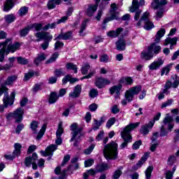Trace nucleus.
Returning <instances> with one entry per match:
<instances>
[{"instance_id": "f257e3e1", "label": "nucleus", "mask_w": 179, "mask_h": 179, "mask_svg": "<svg viewBox=\"0 0 179 179\" xmlns=\"http://www.w3.org/2000/svg\"><path fill=\"white\" fill-rule=\"evenodd\" d=\"M0 62H3L6 55H9L10 52H15L16 50L20 48V43H15L12 44V39H6V41L0 43Z\"/></svg>"}, {"instance_id": "f03ea898", "label": "nucleus", "mask_w": 179, "mask_h": 179, "mask_svg": "<svg viewBox=\"0 0 179 179\" xmlns=\"http://www.w3.org/2000/svg\"><path fill=\"white\" fill-rule=\"evenodd\" d=\"M141 125V122L131 123L126 126V127L121 131V136L124 142L120 145V149H124L128 146L129 142H132V136H131V131L135 128H138Z\"/></svg>"}, {"instance_id": "7ed1b4c3", "label": "nucleus", "mask_w": 179, "mask_h": 179, "mask_svg": "<svg viewBox=\"0 0 179 179\" xmlns=\"http://www.w3.org/2000/svg\"><path fill=\"white\" fill-rule=\"evenodd\" d=\"M103 156L106 160H115L118 157V144L114 141L104 145Z\"/></svg>"}, {"instance_id": "20e7f679", "label": "nucleus", "mask_w": 179, "mask_h": 179, "mask_svg": "<svg viewBox=\"0 0 179 179\" xmlns=\"http://www.w3.org/2000/svg\"><path fill=\"white\" fill-rule=\"evenodd\" d=\"M166 34V29L162 28L160 29L155 36V42L152 43L149 46L148 49L151 52L153 53V55H157V54H160L162 51V46L159 45V43H160V40H162V37H163Z\"/></svg>"}, {"instance_id": "39448f33", "label": "nucleus", "mask_w": 179, "mask_h": 179, "mask_svg": "<svg viewBox=\"0 0 179 179\" xmlns=\"http://www.w3.org/2000/svg\"><path fill=\"white\" fill-rule=\"evenodd\" d=\"M72 137L70 140V142H73V146H78L79 145V142L82 141V136H83V134L82 131H83V128L82 127H78V123H73L70 127Z\"/></svg>"}, {"instance_id": "423d86ee", "label": "nucleus", "mask_w": 179, "mask_h": 179, "mask_svg": "<svg viewBox=\"0 0 179 179\" xmlns=\"http://www.w3.org/2000/svg\"><path fill=\"white\" fill-rule=\"evenodd\" d=\"M171 79L173 80V82L171 83V81L168 80L166 84L164 89L162 90V92L159 93L158 96L159 100H163L164 99V94H170V91H169V89H171V87H173V89H177L179 85V77L177 75L171 76Z\"/></svg>"}, {"instance_id": "0eeeda50", "label": "nucleus", "mask_w": 179, "mask_h": 179, "mask_svg": "<svg viewBox=\"0 0 179 179\" xmlns=\"http://www.w3.org/2000/svg\"><path fill=\"white\" fill-rule=\"evenodd\" d=\"M149 12L144 13L140 20L137 22L136 24V27H141V24L143 21L145 23L144 29L145 30H152V29L155 27V25L153 23H152V22H150V20H149Z\"/></svg>"}, {"instance_id": "6e6552de", "label": "nucleus", "mask_w": 179, "mask_h": 179, "mask_svg": "<svg viewBox=\"0 0 179 179\" xmlns=\"http://www.w3.org/2000/svg\"><path fill=\"white\" fill-rule=\"evenodd\" d=\"M15 96H16L15 92H11L10 97H9L8 94H4V97L3 99V103L4 105L0 106V113H3V110L7 108V107H9V106H13V101H15Z\"/></svg>"}, {"instance_id": "1a4fd4ad", "label": "nucleus", "mask_w": 179, "mask_h": 179, "mask_svg": "<svg viewBox=\"0 0 179 179\" xmlns=\"http://www.w3.org/2000/svg\"><path fill=\"white\" fill-rule=\"evenodd\" d=\"M24 114V110L22 108H18L15 110L13 113H9L6 118L8 120H12V118H14L15 120V122H22L23 120V115Z\"/></svg>"}, {"instance_id": "9d476101", "label": "nucleus", "mask_w": 179, "mask_h": 179, "mask_svg": "<svg viewBox=\"0 0 179 179\" xmlns=\"http://www.w3.org/2000/svg\"><path fill=\"white\" fill-rule=\"evenodd\" d=\"M117 10V5L115 3H113L110 6V17H108L103 20V24L108 23V22H111L113 20H118V12Z\"/></svg>"}, {"instance_id": "9b49d317", "label": "nucleus", "mask_w": 179, "mask_h": 179, "mask_svg": "<svg viewBox=\"0 0 179 179\" xmlns=\"http://www.w3.org/2000/svg\"><path fill=\"white\" fill-rule=\"evenodd\" d=\"M142 91V87L141 85L135 86L131 87L130 90L127 91L125 96L127 100L129 101H132L134 100V96L135 94H139V92Z\"/></svg>"}, {"instance_id": "f8f14e48", "label": "nucleus", "mask_w": 179, "mask_h": 179, "mask_svg": "<svg viewBox=\"0 0 179 179\" xmlns=\"http://www.w3.org/2000/svg\"><path fill=\"white\" fill-rule=\"evenodd\" d=\"M110 83H111L110 80L102 77L96 78L94 82V85L98 89H103V87H106L107 85H110Z\"/></svg>"}, {"instance_id": "ddd939ff", "label": "nucleus", "mask_w": 179, "mask_h": 179, "mask_svg": "<svg viewBox=\"0 0 179 179\" xmlns=\"http://www.w3.org/2000/svg\"><path fill=\"white\" fill-rule=\"evenodd\" d=\"M153 125H155V121H150L148 124L141 126L140 128V133L141 135H148L150 129L153 128Z\"/></svg>"}, {"instance_id": "4468645a", "label": "nucleus", "mask_w": 179, "mask_h": 179, "mask_svg": "<svg viewBox=\"0 0 179 179\" xmlns=\"http://www.w3.org/2000/svg\"><path fill=\"white\" fill-rule=\"evenodd\" d=\"M57 148L58 146H57V145H50L45 151H41V153L42 156H44L45 157H47V156H52V155H54V152H55V150Z\"/></svg>"}, {"instance_id": "2eb2a0df", "label": "nucleus", "mask_w": 179, "mask_h": 179, "mask_svg": "<svg viewBox=\"0 0 179 179\" xmlns=\"http://www.w3.org/2000/svg\"><path fill=\"white\" fill-rule=\"evenodd\" d=\"M64 2H67V5H71V1L69 0H63ZM62 3V0H49L48 2V8L54 9L57 5H61Z\"/></svg>"}, {"instance_id": "dca6fc26", "label": "nucleus", "mask_w": 179, "mask_h": 179, "mask_svg": "<svg viewBox=\"0 0 179 179\" xmlns=\"http://www.w3.org/2000/svg\"><path fill=\"white\" fill-rule=\"evenodd\" d=\"M164 64V60L162 59V58H159L157 61H155L154 62L151 63L149 66V69L150 71H156L162 66Z\"/></svg>"}, {"instance_id": "f3484780", "label": "nucleus", "mask_w": 179, "mask_h": 179, "mask_svg": "<svg viewBox=\"0 0 179 179\" xmlns=\"http://www.w3.org/2000/svg\"><path fill=\"white\" fill-rule=\"evenodd\" d=\"M80 93H82V86L78 85L74 87L73 92L69 94V97L76 99L80 96Z\"/></svg>"}, {"instance_id": "a211bd4d", "label": "nucleus", "mask_w": 179, "mask_h": 179, "mask_svg": "<svg viewBox=\"0 0 179 179\" xmlns=\"http://www.w3.org/2000/svg\"><path fill=\"white\" fill-rule=\"evenodd\" d=\"M154 55L151 50H150L148 48L147 50H143L141 52V58L145 59V61H150V59H153Z\"/></svg>"}, {"instance_id": "6ab92c4d", "label": "nucleus", "mask_w": 179, "mask_h": 179, "mask_svg": "<svg viewBox=\"0 0 179 179\" xmlns=\"http://www.w3.org/2000/svg\"><path fill=\"white\" fill-rule=\"evenodd\" d=\"M164 5H167V0H153V2L151 3L152 8L153 9H159V8H162V6H164Z\"/></svg>"}, {"instance_id": "aec40b11", "label": "nucleus", "mask_w": 179, "mask_h": 179, "mask_svg": "<svg viewBox=\"0 0 179 179\" xmlns=\"http://www.w3.org/2000/svg\"><path fill=\"white\" fill-rule=\"evenodd\" d=\"M178 38L176 37L174 38H166L164 41V45H169L170 44V49L173 50V45H177Z\"/></svg>"}, {"instance_id": "412c9836", "label": "nucleus", "mask_w": 179, "mask_h": 179, "mask_svg": "<svg viewBox=\"0 0 179 179\" xmlns=\"http://www.w3.org/2000/svg\"><path fill=\"white\" fill-rule=\"evenodd\" d=\"M72 38V31H68L64 34H60L55 40H71Z\"/></svg>"}, {"instance_id": "4be33fe9", "label": "nucleus", "mask_w": 179, "mask_h": 179, "mask_svg": "<svg viewBox=\"0 0 179 179\" xmlns=\"http://www.w3.org/2000/svg\"><path fill=\"white\" fill-rule=\"evenodd\" d=\"M127 47V43H125V40L120 39L116 42V49L118 51H124Z\"/></svg>"}, {"instance_id": "5701e85b", "label": "nucleus", "mask_w": 179, "mask_h": 179, "mask_svg": "<svg viewBox=\"0 0 179 179\" xmlns=\"http://www.w3.org/2000/svg\"><path fill=\"white\" fill-rule=\"evenodd\" d=\"M58 99H59V96L57 92H51L48 99L49 103L54 104L55 103H57V101H58Z\"/></svg>"}, {"instance_id": "b1692460", "label": "nucleus", "mask_w": 179, "mask_h": 179, "mask_svg": "<svg viewBox=\"0 0 179 179\" xmlns=\"http://www.w3.org/2000/svg\"><path fill=\"white\" fill-rule=\"evenodd\" d=\"M122 31H124L123 28H117L115 31H110L108 32V37H113L115 38V37H118V36H120Z\"/></svg>"}, {"instance_id": "393cba45", "label": "nucleus", "mask_w": 179, "mask_h": 179, "mask_svg": "<svg viewBox=\"0 0 179 179\" xmlns=\"http://www.w3.org/2000/svg\"><path fill=\"white\" fill-rule=\"evenodd\" d=\"M97 4H91L89 6L87 10V15L88 16H93L94 15V12L97 10Z\"/></svg>"}, {"instance_id": "a878e982", "label": "nucleus", "mask_w": 179, "mask_h": 179, "mask_svg": "<svg viewBox=\"0 0 179 179\" xmlns=\"http://www.w3.org/2000/svg\"><path fill=\"white\" fill-rule=\"evenodd\" d=\"M46 58H47V57L45 56V54L40 53V54H38V56L36 57L34 62L37 66H38L40 62H42V61H45Z\"/></svg>"}, {"instance_id": "bb28decb", "label": "nucleus", "mask_w": 179, "mask_h": 179, "mask_svg": "<svg viewBox=\"0 0 179 179\" xmlns=\"http://www.w3.org/2000/svg\"><path fill=\"white\" fill-rule=\"evenodd\" d=\"M139 1L137 0H133L132 1V5L129 8V10L131 13H134V12H136V10H139Z\"/></svg>"}, {"instance_id": "cd10ccee", "label": "nucleus", "mask_w": 179, "mask_h": 179, "mask_svg": "<svg viewBox=\"0 0 179 179\" xmlns=\"http://www.w3.org/2000/svg\"><path fill=\"white\" fill-rule=\"evenodd\" d=\"M122 88V85H114L109 89V92L110 94H114V93H116V94H120V92H121Z\"/></svg>"}, {"instance_id": "c85d7f7f", "label": "nucleus", "mask_w": 179, "mask_h": 179, "mask_svg": "<svg viewBox=\"0 0 179 179\" xmlns=\"http://www.w3.org/2000/svg\"><path fill=\"white\" fill-rule=\"evenodd\" d=\"M110 166L107 164H101L96 166V173H103V171H106V170H108Z\"/></svg>"}, {"instance_id": "c756f323", "label": "nucleus", "mask_w": 179, "mask_h": 179, "mask_svg": "<svg viewBox=\"0 0 179 179\" xmlns=\"http://www.w3.org/2000/svg\"><path fill=\"white\" fill-rule=\"evenodd\" d=\"M15 150L13 152V155L14 157H16V156H20L21 151L20 150L22 149V145L20 143H15L14 145Z\"/></svg>"}, {"instance_id": "7c9ffc66", "label": "nucleus", "mask_w": 179, "mask_h": 179, "mask_svg": "<svg viewBox=\"0 0 179 179\" xmlns=\"http://www.w3.org/2000/svg\"><path fill=\"white\" fill-rule=\"evenodd\" d=\"M12 8H13V1L12 0H7L4 4V12H8Z\"/></svg>"}, {"instance_id": "2f4dec72", "label": "nucleus", "mask_w": 179, "mask_h": 179, "mask_svg": "<svg viewBox=\"0 0 179 179\" xmlns=\"http://www.w3.org/2000/svg\"><path fill=\"white\" fill-rule=\"evenodd\" d=\"M87 22H89L88 20H85L82 23L80 27V36H85V34H83V31H85V30H86V27H87Z\"/></svg>"}, {"instance_id": "473e14b6", "label": "nucleus", "mask_w": 179, "mask_h": 179, "mask_svg": "<svg viewBox=\"0 0 179 179\" xmlns=\"http://www.w3.org/2000/svg\"><path fill=\"white\" fill-rule=\"evenodd\" d=\"M66 68L69 71H73L74 73H78V66L73 64V63H67L66 64Z\"/></svg>"}, {"instance_id": "72a5a7b5", "label": "nucleus", "mask_w": 179, "mask_h": 179, "mask_svg": "<svg viewBox=\"0 0 179 179\" xmlns=\"http://www.w3.org/2000/svg\"><path fill=\"white\" fill-rule=\"evenodd\" d=\"M58 57H59V53H58V52H54L51 57L46 61V64H52V62H55Z\"/></svg>"}, {"instance_id": "f704fd0d", "label": "nucleus", "mask_w": 179, "mask_h": 179, "mask_svg": "<svg viewBox=\"0 0 179 179\" xmlns=\"http://www.w3.org/2000/svg\"><path fill=\"white\" fill-rule=\"evenodd\" d=\"M31 29H34L35 31H40V30H44L42 23H34L32 25H30Z\"/></svg>"}, {"instance_id": "c9c22d12", "label": "nucleus", "mask_w": 179, "mask_h": 179, "mask_svg": "<svg viewBox=\"0 0 179 179\" xmlns=\"http://www.w3.org/2000/svg\"><path fill=\"white\" fill-rule=\"evenodd\" d=\"M122 167H120V169H117L116 171H114L112 178L113 179H118L122 175Z\"/></svg>"}, {"instance_id": "e433bc0d", "label": "nucleus", "mask_w": 179, "mask_h": 179, "mask_svg": "<svg viewBox=\"0 0 179 179\" xmlns=\"http://www.w3.org/2000/svg\"><path fill=\"white\" fill-rule=\"evenodd\" d=\"M171 68H173V64H169L167 66H166L165 67H164L161 71V76H163V75H164V73H166V75H167L169 73V72H170V71H171Z\"/></svg>"}, {"instance_id": "4c0bfd02", "label": "nucleus", "mask_w": 179, "mask_h": 179, "mask_svg": "<svg viewBox=\"0 0 179 179\" xmlns=\"http://www.w3.org/2000/svg\"><path fill=\"white\" fill-rule=\"evenodd\" d=\"M30 30H31V27H30V25H29L20 31V35L21 36V37H25V36H27V34H29V31H30Z\"/></svg>"}, {"instance_id": "58836bf2", "label": "nucleus", "mask_w": 179, "mask_h": 179, "mask_svg": "<svg viewBox=\"0 0 179 179\" xmlns=\"http://www.w3.org/2000/svg\"><path fill=\"white\" fill-rule=\"evenodd\" d=\"M149 156L148 153H145L141 159V160L138 161V162L136 164V166L138 168L141 167L143 163L148 160V157Z\"/></svg>"}, {"instance_id": "ea45409f", "label": "nucleus", "mask_w": 179, "mask_h": 179, "mask_svg": "<svg viewBox=\"0 0 179 179\" xmlns=\"http://www.w3.org/2000/svg\"><path fill=\"white\" fill-rule=\"evenodd\" d=\"M16 20V16L13 14L7 15L5 16V20L7 23H13Z\"/></svg>"}, {"instance_id": "a19ab883", "label": "nucleus", "mask_w": 179, "mask_h": 179, "mask_svg": "<svg viewBox=\"0 0 179 179\" xmlns=\"http://www.w3.org/2000/svg\"><path fill=\"white\" fill-rule=\"evenodd\" d=\"M45 129H47V126L45 124H43L36 136V139H41L43 138L44 134H45Z\"/></svg>"}, {"instance_id": "79ce46f5", "label": "nucleus", "mask_w": 179, "mask_h": 179, "mask_svg": "<svg viewBox=\"0 0 179 179\" xmlns=\"http://www.w3.org/2000/svg\"><path fill=\"white\" fill-rule=\"evenodd\" d=\"M16 79H17V76H11L8 77L5 82V85L9 86L10 85H12V83H13V82H15Z\"/></svg>"}, {"instance_id": "37998d69", "label": "nucleus", "mask_w": 179, "mask_h": 179, "mask_svg": "<svg viewBox=\"0 0 179 179\" xmlns=\"http://www.w3.org/2000/svg\"><path fill=\"white\" fill-rule=\"evenodd\" d=\"M44 87V84L43 83H41L39 84H36L35 85V86L33 87L32 89V92L33 93L36 94L37 93V92H38L39 90H42V89H43Z\"/></svg>"}, {"instance_id": "c03bdc74", "label": "nucleus", "mask_w": 179, "mask_h": 179, "mask_svg": "<svg viewBox=\"0 0 179 179\" xmlns=\"http://www.w3.org/2000/svg\"><path fill=\"white\" fill-rule=\"evenodd\" d=\"M153 171V166H148L145 171V178L150 179L152 177V172Z\"/></svg>"}, {"instance_id": "a18cd8bd", "label": "nucleus", "mask_w": 179, "mask_h": 179, "mask_svg": "<svg viewBox=\"0 0 179 179\" xmlns=\"http://www.w3.org/2000/svg\"><path fill=\"white\" fill-rule=\"evenodd\" d=\"M89 69H90V64H85L81 68V73L83 75H87V72H89Z\"/></svg>"}, {"instance_id": "49530a36", "label": "nucleus", "mask_w": 179, "mask_h": 179, "mask_svg": "<svg viewBox=\"0 0 179 179\" xmlns=\"http://www.w3.org/2000/svg\"><path fill=\"white\" fill-rule=\"evenodd\" d=\"M62 134H64V128H62V123L60 122L58 125V129L56 131L57 138L61 137Z\"/></svg>"}, {"instance_id": "de8ad7c7", "label": "nucleus", "mask_w": 179, "mask_h": 179, "mask_svg": "<svg viewBox=\"0 0 179 179\" xmlns=\"http://www.w3.org/2000/svg\"><path fill=\"white\" fill-rule=\"evenodd\" d=\"M31 129L33 134H37V129L38 128V122L34 121L30 124Z\"/></svg>"}, {"instance_id": "09e8293b", "label": "nucleus", "mask_w": 179, "mask_h": 179, "mask_svg": "<svg viewBox=\"0 0 179 179\" xmlns=\"http://www.w3.org/2000/svg\"><path fill=\"white\" fill-rule=\"evenodd\" d=\"M44 33L45 31H38L35 33L34 36L36 37V41H41L44 38Z\"/></svg>"}, {"instance_id": "8fccbe9b", "label": "nucleus", "mask_w": 179, "mask_h": 179, "mask_svg": "<svg viewBox=\"0 0 179 179\" xmlns=\"http://www.w3.org/2000/svg\"><path fill=\"white\" fill-rule=\"evenodd\" d=\"M89 96L91 99H94V97H97L99 96V91L96 89H92L90 91Z\"/></svg>"}, {"instance_id": "3c124183", "label": "nucleus", "mask_w": 179, "mask_h": 179, "mask_svg": "<svg viewBox=\"0 0 179 179\" xmlns=\"http://www.w3.org/2000/svg\"><path fill=\"white\" fill-rule=\"evenodd\" d=\"M28 12H29V8L26 6H23L19 10V15L20 16H24L25 15H27Z\"/></svg>"}, {"instance_id": "603ef678", "label": "nucleus", "mask_w": 179, "mask_h": 179, "mask_svg": "<svg viewBox=\"0 0 179 179\" xmlns=\"http://www.w3.org/2000/svg\"><path fill=\"white\" fill-rule=\"evenodd\" d=\"M17 62H18V64H21V65H26L29 64V61L26 58L22 57H17Z\"/></svg>"}, {"instance_id": "864d4df0", "label": "nucleus", "mask_w": 179, "mask_h": 179, "mask_svg": "<svg viewBox=\"0 0 179 179\" xmlns=\"http://www.w3.org/2000/svg\"><path fill=\"white\" fill-rule=\"evenodd\" d=\"M95 146L96 145L94 144H91L89 148L84 150V154L87 155H90L92 153V152H93V150H94Z\"/></svg>"}, {"instance_id": "5fc2aeb1", "label": "nucleus", "mask_w": 179, "mask_h": 179, "mask_svg": "<svg viewBox=\"0 0 179 179\" xmlns=\"http://www.w3.org/2000/svg\"><path fill=\"white\" fill-rule=\"evenodd\" d=\"M173 102H174V100L173 99H169L162 104L161 108L169 107V106H171V104H173Z\"/></svg>"}, {"instance_id": "6e6d98bb", "label": "nucleus", "mask_w": 179, "mask_h": 179, "mask_svg": "<svg viewBox=\"0 0 179 179\" xmlns=\"http://www.w3.org/2000/svg\"><path fill=\"white\" fill-rule=\"evenodd\" d=\"M43 40L50 43V41L52 40V35L50 34V32L45 31L43 34Z\"/></svg>"}, {"instance_id": "4d7b16f0", "label": "nucleus", "mask_w": 179, "mask_h": 179, "mask_svg": "<svg viewBox=\"0 0 179 179\" xmlns=\"http://www.w3.org/2000/svg\"><path fill=\"white\" fill-rule=\"evenodd\" d=\"M65 73H64V69H57L55 71V76L57 78H60V76H64Z\"/></svg>"}, {"instance_id": "13d9d810", "label": "nucleus", "mask_w": 179, "mask_h": 179, "mask_svg": "<svg viewBox=\"0 0 179 179\" xmlns=\"http://www.w3.org/2000/svg\"><path fill=\"white\" fill-rule=\"evenodd\" d=\"M114 124H115V117H112L109 119L106 123V128H111V127H113Z\"/></svg>"}, {"instance_id": "bf43d9fd", "label": "nucleus", "mask_w": 179, "mask_h": 179, "mask_svg": "<svg viewBox=\"0 0 179 179\" xmlns=\"http://www.w3.org/2000/svg\"><path fill=\"white\" fill-rule=\"evenodd\" d=\"M94 164V159H89L85 161V167H91Z\"/></svg>"}, {"instance_id": "052dcab7", "label": "nucleus", "mask_w": 179, "mask_h": 179, "mask_svg": "<svg viewBox=\"0 0 179 179\" xmlns=\"http://www.w3.org/2000/svg\"><path fill=\"white\" fill-rule=\"evenodd\" d=\"M58 24V22H53L52 24H48L43 27V30H48V29H54L55 26Z\"/></svg>"}, {"instance_id": "680f3d73", "label": "nucleus", "mask_w": 179, "mask_h": 179, "mask_svg": "<svg viewBox=\"0 0 179 179\" xmlns=\"http://www.w3.org/2000/svg\"><path fill=\"white\" fill-rule=\"evenodd\" d=\"M94 75H96V70L91 69V71H90L89 74L83 77L82 79H90V78H92V76H93Z\"/></svg>"}, {"instance_id": "e2e57ef3", "label": "nucleus", "mask_w": 179, "mask_h": 179, "mask_svg": "<svg viewBox=\"0 0 179 179\" xmlns=\"http://www.w3.org/2000/svg\"><path fill=\"white\" fill-rule=\"evenodd\" d=\"M69 160H71V155H65L61 164L62 167H64V166H65V164H66L67 162H69Z\"/></svg>"}, {"instance_id": "0e129e2a", "label": "nucleus", "mask_w": 179, "mask_h": 179, "mask_svg": "<svg viewBox=\"0 0 179 179\" xmlns=\"http://www.w3.org/2000/svg\"><path fill=\"white\" fill-rule=\"evenodd\" d=\"M33 159H31V157H28L27 158H25V166L27 167H30V166H31V164H33Z\"/></svg>"}, {"instance_id": "69168bd1", "label": "nucleus", "mask_w": 179, "mask_h": 179, "mask_svg": "<svg viewBox=\"0 0 179 179\" xmlns=\"http://www.w3.org/2000/svg\"><path fill=\"white\" fill-rule=\"evenodd\" d=\"M101 126V122H100L97 120H94V125H93L94 131H97V129L99 128H100Z\"/></svg>"}, {"instance_id": "338daca9", "label": "nucleus", "mask_w": 179, "mask_h": 179, "mask_svg": "<svg viewBox=\"0 0 179 179\" xmlns=\"http://www.w3.org/2000/svg\"><path fill=\"white\" fill-rule=\"evenodd\" d=\"M108 59H109V57H108V55H102L101 56H100V58H99L100 62H108Z\"/></svg>"}, {"instance_id": "774afa93", "label": "nucleus", "mask_w": 179, "mask_h": 179, "mask_svg": "<svg viewBox=\"0 0 179 179\" xmlns=\"http://www.w3.org/2000/svg\"><path fill=\"white\" fill-rule=\"evenodd\" d=\"M176 160H177V158H176V156L171 155L168 159V164H170L171 166H173V164H174V162H176Z\"/></svg>"}]
</instances>
